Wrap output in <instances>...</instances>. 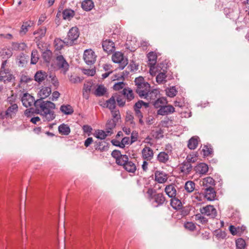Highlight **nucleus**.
<instances>
[{"mask_svg":"<svg viewBox=\"0 0 249 249\" xmlns=\"http://www.w3.org/2000/svg\"><path fill=\"white\" fill-rule=\"evenodd\" d=\"M21 101L26 107H31L34 104L36 112L41 115L44 121L50 122L55 119L56 115L53 109L55 108V105L53 103L45 101L41 99L35 101L34 97L28 93L23 94Z\"/></svg>","mask_w":249,"mask_h":249,"instance_id":"nucleus-1","label":"nucleus"},{"mask_svg":"<svg viewBox=\"0 0 249 249\" xmlns=\"http://www.w3.org/2000/svg\"><path fill=\"white\" fill-rule=\"evenodd\" d=\"M79 36V29L76 27H72L69 31L67 36L64 39H58L56 41L60 43V46H57V48L61 49L63 47V44L67 46H72L76 44L77 39Z\"/></svg>","mask_w":249,"mask_h":249,"instance_id":"nucleus-2","label":"nucleus"},{"mask_svg":"<svg viewBox=\"0 0 249 249\" xmlns=\"http://www.w3.org/2000/svg\"><path fill=\"white\" fill-rule=\"evenodd\" d=\"M148 198L152 201L155 207L162 206L166 201V198L163 193H157L156 190L152 188H149L147 191Z\"/></svg>","mask_w":249,"mask_h":249,"instance_id":"nucleus-3","label":"nucleus"},{"mask_svg":"<svg viewBox=\"0 0 249 249\" xmlns=\"http://www.w3.org/2000/svg\"><path fill=\"white\" fill-rule=\"evenodd\" d=\"M136 86V92L141 98H143L147 95L148 91L150 89V84L145 82L142 76H139L135 78L134 81Z\"/></svg>","mask_w":249,"mask_h":249,"instance_id":"nucleus-4","label":"nucleus"},{"mask_svg":"<svg viewBox=\"0 0 249 249\" xmlns=\"http://www.w3.org/2000/svg\"><path fill=\"white\" fill-rule=\"evenodd\" d=\"M112 60L115 63H119L118 68L123 70L128 64V60L124 58L123 53L120 52H116L112 56Z\"/></svg>","mask_w":249,"mask_h":249,"instance_id":"nucleus-5","label":"nucleus"},{"mask_svg":"<svg viewBox=\"0 0 249 249\" xmlns=\"http://www.w3.org/2000/svg\"><path fill=\"white\" fill-rule=\"evenodd\" d=\"M96 57L95 52L91 49H87L84 51L83 59L88 65H93L96 61Z\"/></svg>","mask_w":249,"mask_h":249,"instance_id":"nucleus-6","label":"nucleus"},{"mask_svg":"<svg viewBox=\"0 0 249 249\" xmlns=\"http://www.w3.org/2000/svg\"><path fill=\"white\" fill-rule=\"evenodd\" d=\"M202 214L206 215L211 218H214L217 215V211L213 206L208 205L199 209Z\"/></svg>","mask_w":249,"mask_h":249,"instance_id":"nucleus-7","label":"nucleus"},{"mask_svg":"<svg viewBox=\"0 0 249 249\" xmlns=\"http://www.w3.org/2000/svg\"><path fill=\"white\" fill-rule=\"evenodd\" d=\"M224 13L227 18L231 20H235L239 17V11L236 7H225Z\"/></svg>","mask_w":249,"mask_h":249,"instance_id":"nucleus-8","label":"nucleus"},{"mask_svg":"<svg viewBox=\"0 0 249 249\" xmlns=\"http://www.w3.org/2000/svg\"><path fill=\"white\" fill-rule=\"evenodd\" d=\"M15 77L10 73V70L0 71V82L6 84L15 81Z\"/></svg>","mask_w":249,"mask_h":249,"instance_id":"nucleus-9","label":"nucleus"},{"mask_svg":"<svg viewBox=\"0 0 249 249\" xmlns=\"http://www.w3.org/2000/svg\"><path fill=\"white\" fill-rule=\"evenodd\" d=\"M56 64L58 67L62 69L64 73H65L69 68V65L66 61L64 57L62 55H60L56 58Z\"/></svg>","mask_w":249,"mask_h":249,"instance_id":"nucleus-10","label":"nucleus"},{"mask_svg":"<svg viewBox=\"0 0 249 249\" xmlns=\"http://www.w3.org/2000/svg\"><path fill=\"white\" fill-rule=\"evenodd\" d=\"M175 108L172 105H168L166 106H162L157 111L158 115L165 116L170 114H172L175 112Z\"/></svg>","mask_w":249,"mask_h":249,"instance_id":"nucleus-11","label":"nucleus"},{"mask_svg":"<svg viewBox=\"0 0 249 249\" xmlns=\"http://www.w3.org/2000/svg\"><path fill=\"white\" fill-rule=\"evenodd\" d=\"M142 158L147 161L151 160L154 157L153 150L149 147L145 146L142 150Z\"/></svg>","mask_w":249,"mask_h":249,"instance_id":"nucleus-12","label":"nucleus"},{"mask_svg":"<svg viewBox=\"0 0 249 249\" xmlns=\"http://www.w3.org/2000/svg\"><path fill=\"white\" fill-rule=\"evenodd\" d=\"M204 196L209 201H213L216 197V192L213 187L209 186L204 188Z\"/></svg>","mask_w":249,"mask_h":249,"instance_id":"nucleus-13","label":"nucleus"},{"mask_svg":"<svg viewBox=\"0 0 249 249\" xmlns=\"http://www.w3.org/2000/svg\"><path fill=\"white\" fill-rule=\"evenodd\" d=\"M155 180L159 183H165L168 179L167 174L163 171H156L155 173Z\"/></svg>","mask_w":249,"mask_h":249,"instance_id":"nucleus-14","label":"nucleus"},{"mask_svg":"<svg viewBox=\"0 0 249 249\" xmlns=\"http://www.w3.org/2000/svg\"><path fill=\"white\" fill-rule=\"evenodd\" d=\"M104 51L107 53H110L114 51L115 46L114 42L110 40H106L102 43Z\"/></svg>","mask_w":249,"mask_h":249,"instance_id":"nucleus-15","label":"nucleus"},{"mask_svg":"<svg viewBox=\"0 0 249 249\" xmlns=\"http://www.w3.org/2000/svg\"><path fill=\"white\" fill-rule=\"evenodd\" d=\"M47 76L48 74L46 72L40 70L36 72L34 76V79L38 83L40 84L47 78Z\"/></svg>","mask_w":249,"mask_h":249,"instance_id":"nucleus-16","label":"nucleus"},{"mask_svg":"<svg viewBox=\"0 0 249 249\" xmlns=\"http://www.w3.org/2000/svg\"><path fill=\"white\" fill-rule=\"evenodd\" d=\"M18 107L16 104H12L4 112V116H8L10 118H12L15 116L18 111Z\"/></svg>","mask_w":249,"mask_h":249,"instance_id":"nucleus-17","label":"nucleus"},{"mask_svg":"<svg viewBox=\"0 0 249 249\" xmlns=\"http://www.w3.org/2000/svg\"><path fill=\"white\" fill-rule=\"evenodd\" d=\"M164 190L166 195L170 198H173L177 195L176 186L174 184L166 186Z\"/></svg>","mask_w":249,"mask_h":249,"instance_id":"nucleus-18","label":"nucleus"},{"mask_svg":"<svg viewBox=\"0 0 249 249\" xmlns=\"http://www.w3.org/2000/svg\"><path fill=\"white\" fill-rule=\"evenodd\" d=\"M195 170L196 173L201 175H205L208 171V165L205 163H200L195 167Z\"/></svg>","mask_w":249,"mask_h":249,"instance_id":"nucleus-19","label":"nucleus"},{"mask_svg":"<svg viewBox=\"0 0 249 249\" xmlns=\"http://www.w3.org/2000/svg\"><path fill=\"white\" fill-rule=\"evenodd\" d=\"M95 149L100 152L106 151L108 149V143L105 141L95 142Z\"/></svg>","mask_w":249,"mask_h":249,"instance_id":"nucleus-20","label":"nucleus"},{"mask_svg":"<svg viewBox=\"0 0 249 249\" xmlns=\"http://www.w3.org/2000/svg\"><path fill=\"white\" fill-rule=\"evenodd\" d=\"M51 92L52 90L50 87H43L40 90L38 93L40 96V99L43 100V99L48 97L51 93Z\"/></svg>","mask_w":249,"mask_h":249,"instance_id":"nucleus-21","label":"nucleus"},{"mask_svg":"<svg viewBox=\"0 0 249 249\" xmlns=\"http://www.w3.org/2000/svg\"><path fill=\"white\" fill-rule=\"evenodd\" d=\"M117 122L114 120H109L106 125V132L108 134H112L113 133L112 129L115 128Z\"/></svg>","mask_w":249,"mask_h":249,"instance_id":"nucleus-22","label":"nucleus"},{"mask_svg":"<svg viewBox=\"0 0 249 249\" xmlns=\"http://www.w3.org/2000/svg\"><path fill=\"white\" fill-rule=\"evenodd\" d=\"M199 138L197 136L192 137L188 141V147L190 149L194 150L196 149L198 143Z\"/></svg>","mask_w":249,"mask_h":249,"instance_id":"nucleus-23","label":"nucleus"},{"mask_svg":"<svg viewBox=\"0 0 249 249\" xmlns=\"http://www.w3.org/2000/svg\"><path fill=\"white\" fill-rule=\"evenodd\" d=\"M82 9L86 11L91 10L94 7V3L92 0H84L81 4Z\"/></svg>","mask_w":249,"mask_h":249,"instance_id":"nucleus-24","label":"nucleus"},{"mask_svg":"<svg viewBox=\"0 0 249 249\" xmlns=\"http://www.w3.org/2000/svg\"><path fill=\"white\" fill-rule=\"evenodd\" d=\"M180 168L181 172L188 174L191 171L192 166L189 161L185 160L182 163Z\"/></svg>","mask_w":249,"mask_h":249,"instance_id":"nucleus-25","label":"nucleus"},{"mask_svg":"<svg viewBox=\"0 0 249 249\" xmlns=\"http://www.w3.org/2000/svg\"><path fill=\"white\" fill-rule=\"evenodd\" d=\"M159 93V91L156 89H153L152 90L148 91L147 95H145L143 98L149 99L150 100H155L158 98V95Z\"/></svg>","mask_w":249,"mask_h":249,"instance_id":"nucleus-26","label":"nucleus"},{"mask_svg":"<svg viewBox=\"0 0 249 249\" xmlns=\"http://www.w3.org/2000/svg\"><path fill=\"white\" fill-rule=\"evenodd\" d=\"M62 15L64 19L70 20L74 17L75 12L71 9H66L63 11Z\"/></svg>","mask_w":249,"mask_h":249,"instance_id":"nucleus-27","label":"nucleus"},{"mask_svg":"<svg viewBox=\"0 0 249 249\" xmlns=\"http://www.w3.org/2000/svg\"><path fill=\"white\" fill-rule=\"evenodd\" d=\"M60 111L66 115H71L73 113V109L70 105H63L60 107Z\"/></svg>","mask_w":249,"mask_h":249,"instance_id":"nucleus-28","label":"nucleus"},{"mask_svg":"<svg viewBox=\"0 0 249 249\" xmlns=\"http://www.w3.org/2000/svg\"><path fill=\"white\" fill-rule=\"evenodd\" d=\"M58 131L62 135H68L71 132V129L67 124H62L58 126Z\"/></svg>","mask_w":249,"mask_h":249,"instance_id":"nucleus-29","label":"nucleus"},{"mask_svg":"<svg viewBox=\"0 0 249 249\" xmlns=\"http://www.w3.org/2000/svg\"><path fill=\"white\" fill-rule=\"evenodd\" d=\"M169 159V156L168 154L165 152H160L157 156L158 160L161 163H165Z\"/></svg>","mask_w":249,"mask_h":249,"instance_id":"nucleus-30","label":"nucleus"},{"mask_svg":"<svg viewBox=\"0 0 249 249\" xmlns=\"http://www.w3.org/2000/svg\"><path fill=\"white\" fill-rule=\"evenodd\" d=\"M46 33V28L45 27H42L39 29L37 31L34 32V35H37L36 37V41H39L43 37H44Z\"/></svg>","mask_w":249,"mask_h":249,"instance_id":"nucleus-31","label":"nucleus"},{"mask_svg":"<svg viewBox=\"0 0 249 249\" xmlns=\"http://www.w3.org/2000/svg\"><path fill=\"white\" fill-rule=\"evenodd\" d=\"M52 55V52L50 50L47 49L42 53V57L46 63L49 64L51 61Z\"/></svg>","mask_w":249,"mask_h":249,"instance_id":"nucleus-32","label":"nucleus"},{"mask_svg":"<svg viewBox=\"0 0 249 249\" xmlns=\"http://www.w3.org/2000/svg\"><path fill=\"white\" fill-rule=\"evenodd\" d=\"M33 24V22L31 20L23 22V25L21 27L20 34L25 35L28 32V28L31 27Z\"/></svg>","mask_w":249,"mask_h":249,"instance_id":"nucleus-33","label":"nucleus"},{"mask_svg":"<svg viewBox=\"0 0 249 249\" xmlns=\"http://www.w3.org/2000/svg\"><path fill=\"white\" fill-rule=\"evenodd\" d=\"M123 94L126 97L128 101H130L134 98L133 92L129 88H124L123 90Z\"/></svg>","mask_w":249,"mask_h":249,"instance_id":"nucleus-34","label":"nucleus"},{"mask_svg":"<svg viewBox=\"0 0 249 249\" xmlns=\"http://www.w3.org/2000/svg\"><path fill=\"white\" fill-rule=\"evenodd\" d=\"M125 170L130 173H134L136 170L135 164L131 161H127L123 166Z\"/></svg>","mask_w":249,"mask_h":249,"instance_id":"nucleus-35","label":"nucleus"},{"mask_svg":"<svg viewBox=\"0 0 249 249\" xmlns=\"http://www.w3.org/2000/svg\"><path fill=\"white\" fill-rule=\"evenodd\" d=\"M170 204L171 206L176 210L179 209L182 207L181 201L176 196L171 198Z\"/></svg>","mask_w":249,"mask_h":249,"instance_id":"nucleus-36","label":"nucleus"},{"mask_svg":"<svg viewBox=\"0 0 249 249\" xmlns=\"http://www.w3.org/2000/svg\"><path fill=\"white\" fill-rule=\"evenodd\" d=\"M202 185L206 188L209 186L213 187L215 185V181L211 177H206L203 179Z\"/></svg>","mask_w":249,"mask_h":249,"instance_id":"nucleus-37","label":"nucleus"},{"mask_svg":"<svg viewBox=\"0 0 249 249\" xmlns=\"http://www.w3.org/2000/svg\"><path fill=\"white\" fill-rule=\"evenodd\" d=\"M147 57L148 58V61L149 62V64L150 65V67H152L154 66L156 63L157 58L156 54L153 52H151L148 53Z\"/></svg>","mask_w":249,"mask_h":249,"instance_id":"nucleus-38","label":"nucleus"},{"mask_svg":"<svg viewBox=\"0 0 249 249\" xmlns=\"http://www.w3.org/2000/svg\"><path fill=\"white\" fill-rule=\"evenodd\" d=\"M107 107L110 110L116 109V101L114 96H112L106 101Z\"/></svg>","mask_w":249,"mask_h":249,"instance_id":"nucleus-39","label":"nucleus"},{"mask_svg":"<svg viewBox=\"0 0 249 249\" xmlns=\"http://www.w3.org/2000/svg\"><path fill=\"white\" fill-rule=\"evenodd\" d=\"M39 58L38 53L36 50H33L31 53V64H36Z\"/></svg>","mask_w":249,"mask_h":249,"instance_id":"nucleus-40","label":"nucleus"},{"mask_svg":"<svg viewBox=\"0 0 249 249\" xmlns=\"http://www.w3.org/2000/svg\"><path fill=\"white\" fill-rule=\"evenodd\" d=\"M106 91L107 89L105 87L102 85H100L98 86L94 93L96 96H102L105 94Z\"/></svg>","mask_w":249,"mask_h":249,"instance_id":"nucleus-41","label":"nucleus"},{"mask_svg":"<svg viewBox=\"0 0 249 249\" xmlns=\"http://www.w3.org/2000/svg\"><path fill=\"white\" fill-rule=\"evenodd\" d=\"M94 135L97 139L104 140L107 136L111 135V134H108V133L106 132V131H105L102 130H98L95 132Z\"/></svg>","mask_w":249,"mask_h":249,"instance_id":"nucleus-42","label":"nucleus"},{"mask_svg":"<svg viewBox=\"0 0 249 249\" xmlns=\"http://www.w3.org/2000/svg\"><path fill=\"white\" fill-rule=\"evenodd\" d=\"M184 188L188 193H192L195 188V183L192 181H187L185 184Z\"/></svg>","mask_w":249,"mask_h":249,"instance_id":"nucleus-43","label":"nucleus"},{"mask_svg":"<svg viewBox=\"0 0 249 249\" xmlns=\"http://www.w3.org/2000/svg\"><path fill=\"white\" fill-rule=\"evenodd\" d=\"M166 71L163 70V72H160L156 77V81L159 84L162 83L163 81H166Z\"/></svg>","mask_w":249,"mask_h":249,"instance_id":"nucleus-44","label":"nucleus"},{"mask_svg":"<svg viewBox=\"0 0 249 249\" xmlns=\"http://www.w3.org/2000/svg\"><path fill=\"white\" fill-rule=\"evenodd\" d=\"M128 160V157L125 155H122L119 159L116 160V162L118 165H123V166Z\"/></svg>","mask_w":249,"mask_h":249,"instance_id":"nucleus-45","label":"nucleus"},{"mask_svg":"<svg viewBox=\"0 0 249 249\" xmlns=\"http://www.w3.org/2000/svg\"><path fill=\"white\" fill-rule=\"evenodd\" d=\"M202 215L201 213H197L195 215V219L196 221H199L202 224H206L208 223V220Z\"/></svg>","mask_w":249,"mask_h":249,"instance_id":"nucleus-46","label":"nucleus"},{"mask_svg":"<svg viewBox=\"0 0 249 249\" xmlns=\"http://www.w3.org/2000/svg\"><path fill=\"white\" fill-rule=\"evenodd\" d=\"M166 92L168 96L170 97H174L177 95L178 91L175 86H172L168 88L166 90Z\"/></svg>","mask_w":249,"mask_h":249,"instance_id":"nucleus-47","label":"nucleus"},{"mask_svg":"<svg viewBox=\"0 0 249 249\" xmlns=\"http://www.w3.org/2000/svg\"><path fill=\"white\" fill-rule=\"evenodd\" d=\"M142 100H139L137 102H136L133 107V109L135 111V114H140V113H142L141 111V108L142 107Z\"/></svg>","mask_w":249,"mask_h":249,"instance_id":"nucleus-48","label":"nucleus"},{"mask_svg":"<svg viewBox=\"0 0 249 249\" xmlns=\"http://www.w3.org/2000/svg\"><path fill=\"white\" fill-rule=\"evenodd\" d=\"M165 100L164 98H158L156 101L153 102V106L155 108H159L164 106V101Z\"/></svg>","mask_w":249,"mask_h":249,"instance_id":"nucleus-49","label":"nucleus"},{"mask_svg":"<svg viewBox=\"0 0 249 249\" xmlns=\"http://www.w3.org/2000/svg\"><path fill=\"white\" fill-rule=\"evenodd\" d=\"M236 246L237 249H244L246 246L245 241L242 238H238L236 240Z\"/></svg>","mask_w":249,"mask_h":249,"instance_id":"nucleus-50","label":"nucleus"},{"mask_svg":"<svg viewBox=\"0 0 249 249\" xmlns=\"http://www.w3.org/2000/svg\"><path fill=\"white\" fill-rule=\"evenodd\" d=\"M113 119L111 120H114L116 122H117L119 119H121V115L120 111L118 109H113L110 110Z\"/></svg>","mask_w":249,"mask_h":249,"instance_id":"nucleus-51","label":"nucleus"},{"mask_svg":"<svg viewBox=\"0 0 249 249\" xmlns=\"http://www.w3.org/2000/svg\"><path fill=\"white\" fill-rule=\"evenodd\" d=\"M133 120L134 116L132 114L131 112H127L125 117L126 122L130 124H131L133 127L135 125V123Z\"/></svg>","mask_w":249,"mask_h":249,"instance_id":"nucleus-52","label":"nucleus"},{"mask_svg":"<svg viewBox=\"0 0 249 249\" xmlns=\"http://www.w3.org/2000/svg\"><path fill=\"white\" fill-rule=\"evenodd\" d=\"M203 154L204 156L207 157L213 153V149L208 145H204L202 149Z\"/></svg>","mask_w":249,"mask_h":249,"instance_id":"nucleus-53","label":"nucleus"},{"mask_svg":"<svg viewBox=\"0 0 249 249\" xmlns=\"http://www.w3.org/2000/svg\"><path fill=\"white\" fill-rule=\"evenodd\" d=\"M0 53L2 56L7 58L10 57L12 55L11 51L6 48H3L0 52Z\"/></svg>","mask_w":249,"mask_h":249,"instance_id":"nucleus-54","label":"nucleus"},{"mask_svg":"<svg viewBox=\"0 0 249 249\" xmlns=\"http://www.w3.org/2000/svg\"><path fill=\"white\" fill-rule=\"evenodd\" d=\"M33 80V78L30 77L28 75L25 74H22L20 79V82L21 83H28Z\"/></svg>","mask_w":249,"mask_h":249,"instance_id":"nucleus-55","label":"nucleus"},{"mask_svg":"<svg viewBox=\"0 0 249 249\" xmlns=\"http://www.w3.org/2000/svg\"><path fill=\"white\" fill-rule=\"evenodd\" d=\"M184 227L185 229L191 231H194L196 228L195 224L192 222H187L185 223L184 224Z\"/></svg>","mask_w":249,"mask_h":249,"instance_id":"nucleus-56","label":"nucleus"},{"mask_svg":"<svg viewBox=\"0 0 249 249\" xmlns=\"http://www.w3.org/2000/svg\"><path fill=\"white\" fill-rule=\"evenodd\" d=\"M116 101L118 103V106L120 107H124L125 103V99L120 95H118L116 97Z\"/></svg>","mask_w":249,"mask_h":249,"instance_id":"nucleus-57","label":"nucleus"},{"mask_svg":"<svg viewBox=\"0 0 249 249\" xmlns=\"http://www.w3.org/2000/svg\"><path fill=\"white\" fill-rule=\"evenodd\" d=\"M125 86L124 83L123 82H119L115 83L113 86V89L115 90H119L124 88Z\"/></svg>","mask_w":249,"mask_h":249,"instance_id":"nucleus-58","label":"nucleus"},{"mask_svg":"<svg viewBox=\"0 0 249 249\" xmlns=\"http://www.w3.org/2000/svg\"><path fill=\"white\" fill-rule=\"evenodd\" d=\"M229 231L233 235H235L239 232V227L236 228L233 225H231L229 227Z\"/></svg>","mask_w":249,"mask_h":249,"instance_id":"nucleus-59","label":"nucleus"},{"mask_svg":"<svg viewBox=\"0 0 249 249\" xmlns=\"http://www.w3.org/2000/svg\"><path fill=\"white\" fill-rule=\"evenodd\" d=\"M91 89V85L90 84L87 83L84 84L83 87V95L85 96V92L89 93Z\"/></svg>","mask_w":249,"mask_h":249,"instance_id":"nucleus-60","label":"nucleus"},{"mask_svg":"<svg viewBox=\"0 0 249 249\" xmlns=\"http://www.w3.org/2000/svg\"><path fill=\"white\" fill-rule=\"evenodd\" d=\"M121 155L122 154L120 151L118 150H114L111 153L112 157L115 159L116 160H117Z\"/></svg>","mask_w":249,"mask_h":249,"instance_id":"nucleus-61","label":"nucleus"},{"mask_svg":"<svg viewBox=\"0 0 249 249\" xmlns=\"http://www.w3.org/2000/svg\"><path fill=\"white\" fill-rule=\"evenodd\" d=\"M83 72L85 74L93 76L95 73V70L94 69H84Z\"/></svg>","mask_w":249,"mask_h":249,"instance_id":"nucleus-62","label":"nucleus"},{"mask_svg":"<svg viewBox=\"0 0 249 249\" xmlns=\"http://www.w3.org/2000/svg\"><path fill=\"white\" fill-rule=\"evenodd\" d=\"M130 140L129 137H124L121 141L122 142V145L123 146L124 148L125 146V145L126 144H130Z\"/></svg>","mask_w":249,"mask_h":249,"instance_id":"nucleus-63","label":"nucleus"},{"mask_svg":"<svg viewBox=\"0 0 249 249\" xmlns=\"http://www.w3.org/2000/svg\"><path fill=\"white\" fill-rule=\"evenodd\" d=\"M69 80L72 83H76L81 81L80 78L78 76H71L69 78Z\"/></svg>","mask_w":249,"mask_h":249,"instance_id":"nucleus-64","label":"nucleus"}]
</instances>
